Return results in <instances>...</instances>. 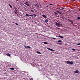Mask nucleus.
Returning a JSON list of instances; mask_svg holds the SVG:
<instances>
[{
    "label": "nucleus",
    "instance_id": "nucleus-4",
    "mask_svg": "<svg viewBox=\"0 0 80 80\" xmlns=\"http://www.w3.org/2000/svg\"><path fill=\"white\" fill-rule=\"evenodd\" d=\"M47 49L49 50H51V51H55V50H53V49H51L50 48H48Z\"/></svg>",
    "mask_w": 80,
    "mask_h": 80
},
{
    "label": "nucleus",
    "instance_id": "nucleus-29",
    "mask_svg": "<svg viewBox=\"0 0 80 80\" xmlns=\"http://www.w3.org/2000/svg\"><path fill=\"white\" fill-rule=\"evenodd\" d=\"M33 80V78H31L30 79V80Z\"/></svg>",
    "mask_w": 80,
    "mask_h": 80
},
{
    "label": "nucleus",
    "instance_id": "nucleus-30",
    "mask_svg": "<svg viewBox=\"0 0 80 80\" xmlns=\"http://www.w3.org/2000/svg\"><path fill=\"white\" fill-rule=\"evenodd\" d=\"M25 3H28V2H25Z\"/></svg>",
    "mask_w": 80,
    "mask_h": 80
},
{
    "label": "nucleus",
    "instance_id": "nucleus-25",
    "mask_svg": "<svg viewBox=\"0 0 80 80\" xmlns=\"http://www.w3.org/2000/svg\"><path fill=\"white\" fill-rule=\"evenodd\" d=\"M49 5H52L53 6V4H49Z\"/></svg>",
    "mask_w": 80,
    "mask_h": 80
},
{
    "label": "nucleus",
    "instance_id": "nucleus-15",
    "mask_svg": "<svg viewBox=\"0 0 80 80\" xmlns=\"http://www.w3.org/2000/svg\"><path fill=\"white\" fill-rule=\"evenodd\" d=\"M10 70H14V68H10Z\"/></svg>",
    "mask_w": 80,
    "mask_h": 80
},
{
    "label": "nucleus",
    "instance_id": "nucleus-2",
    "mask_svg": "<svg viewBox=\"0 0 80 80\" xmlns=\"http://www.w3.org/2000/svg\"><path fill=\"white\" fill-rule=\"evenodd\" d=\"M56 25L57 27H61L62 25V24H60L57 22H56Z\"/></svg>",
    "mask_w": 80,
    "mask_h": 80
},
{
    "label": "nucleus",
    "instance_id": "nucleus-10",
    "mask_svg": "<svg viewBox=\"0 0 80 80\" xmlns=\"http://www.w3.org/2000/svg\"><path fill=\"white\" fill-rule=\"evenodd\" d=\"M34 5L35 6H36V7H39V6L37 4H34Z\"/></svg>",
    "mask_w": 80,
    "mask_h": 80
},
{
    "label": "nucleus",
    "instance_id": "nucleus-11",
    "mask_svg": "<svg viewBox=\"0 0 80 80\" xmlns=\"http://www.w3.org/2000/svg\"><path fill=\"white\" fill-rule=\"evenodd\" d=\"M58 37L61 38H63V37L59 35Z\"/></svg>",
    "mask_w": 80,
    "mask_h": 80
},
{
    "label": "nucleus",
    "instance_id": "nucleus-13",
    "mask_svg": "<svg viewBox=\"0 0 80 80\" xmlns=\"http://www.w3.org/2000/svg\"><path fill=\"white\" fill-rule=\"evenodd\" d=\"M44 44H46V45H47L48 44V43L46 42H43Z\"/></svg>",
    "mask_w": 80,
    "mask_h": 80
},
{
    "label": "nucleus",
    "instance_id": "nucleus-12",
    "mask_svg": "<svg viewBox=\"0 0 80 80\" xmlns=\"http://www.w3.org/2000/svg\"><path fill=\"white\" fill-rule=\"evenodd\" d=\"M37 53H39V54H41V52H38V51L37 52Z\"/></svg>",
    "mask_w": 80,
    "mask_h": 80
},
{
    "label": "nucleus",
    "instance_id": "nucleus-23",
    "mask_svg": "<svg viewBox=\"0 0 80 80\" xmlns=\"http://www.w3.org/2000/svg\"><path fill=\"white\" fill-rule=\"evenodd\" d=\"M54 14H55V15H57V13L56 12H54Z\"/></svg>",
    "mask_w": 80,
    "mask_h": 80
},
{
    "label": "nucleus",
    "instance_id": "nucleus-7",
    "mask_svg": "<svg viewBox=\"0 0 80 80\" xmlns=\"http://www.w3.org/2000/svg\"><path fill=\"white\" fill-rule=\"evenodd\" d=\"M42 16L43 17H44V18H47V16H45V15L44 14H43L42 15Z\"/></svg>",
    "mask_w": 80,
    "mask_h": 80
},
{
    "label": "nucleus",
    "instance_id": "nucleus-18",
    "mask_svg": "<svg viewBox=\"0 0 80 80\" xmlns=\"http://www.w3.org/2000/svg\"><path fill=\"white\" fill-rule=\"evenodd\" d=\"M78 20H80V17H78V18H77Z\"/></svg>",
    "mask_w": 80,
    "mask_h": 80
},
{
    "label": "nucleus",
    "instance_id": "nucleus-19",
    "mask_svg": "<svg viewBox=\"0 0 80 80\" xmlns=\"http://www.w3.org/2000/svg\"><path fill=\"white\" fill-rule=\"evenodd\" d=\"M45 22H46V23H47V22H48V20H45L44 21Z\"/></svg>",
    "mask_w": 80,
    "mask_h": 80
},
{
    "label": "nucleus",
    "instance_id": "nucleus-16",
    "mask_svg": "<svg viewBox=\"0 0 80 80\" xmlns=\"http://www.w3.org/2000/svg\"><path fill=\"white\" fill-rule=\"evenodd\" d=\"M62 42V40H58V42Z\"/></svg>",
    "mask_w": 80,
    "mask_h": 80
},
{
    "label": "nucleus",
    "instance_id": "nucleus-1",
    "mask_svg": "<svg viewBox=\"0 0 80 80\" xmlns=\"http://www.w3.org/2000/svg\"><path fill=\"white\" fill-rule=\"evenodd\" d=\"M67 64H71V65H73V61L70 62L69 61H67Z\"/></svg>",
    "mask_w": 80,
    "mask_h": 80
},
{
    "label": "nucleus",
    "instance_id": "nucleus-8",
    "mask_svg": "<svg viewBox=\"0 0 80 80\" xmlns=\"http://www.w3.org/2000/svg\"><path fill=\"white\" fill-rule=\"evenodd\" d=\"M63 43L62 42H59L56 43V44H57V45H61Z\"/></svg>",
    "mask_w": 80,
    "mask_h": 80
},
{
    "label": "nucleus",
    "instance_id": "nucleus-26",
    "mask_svg": "<svg viewBox=\"0 0 80 80\" xmlns=\"http://www.w3.org/2000/svg\"><path fill=\"white\" fill-rule=\"evenodd\" d=\"M77 45H80V43H78Z\"/></svg>",
    "mask_w": 80,
    "mask_h": 80
},
{
    "label": "nucleus",
    "instance_id": "nucleus-5",
    "mask_svg": "<svg viewBox=\"0 0 80 80\" xmlns=\"http://www.w3.org/2000/svg\"><path fill=\"white\" fill-rule=\"evenodd\" d=\"M24 4L25 5H26L27 6H28V7H30V4H27L26 3H24Z\"/></svg>",
    "mask_w": 80,
    "mask_h": 80
},
{
    "label": "nucleus",
    "instance_id": "nucleus-28",
    "mask_svg": "<svg viewBox=\"0 0 80 80\" xmlns=\"http://www.w3.org/2000/svg\"><path fill=\"white\" fill-rule=\"evenodd\" d=\"M24 47H25V48H27V46H24Z\"/></svg>",
    "mask_w": 80,
    "mask_h": 80
},
{
    "label": "nucleus",
    "instance_id": "nucleus-17",
    "mask_svg": "<svg viewBox=\"0 0 80 80\" xmlns=\"http://www.w3.org/2000/svg\"><path fill=\"white\" fill-rule=\"evenodd\" d=\"M9 7H10V8H12V6H11V5L10 4H9Z\"/></svg>",
    "mask_w": 80,
    "mask_h": 80
},
{
    "label": "nucleus",
    "instance_id": "nucleus-14",
    "mask_svg": "<svg viewBox=\"0 0 80 80\" xmlns=\"http://www.w3.org/2000/svg\"><path fill=\"white\" fill-rule=\"evenodd\" d=\"M57 12L59 13H60V14H61V12L58 11H57Z\"/></svg>",
    "mask_w": 80,
    "mask_h": 80
},
{
    "label": "nucleus",
    "instance_id": "nucleus-6",
    "mask_svg": "<svg viewBox=\"0 0 80 80\" xmlns=\"http://www.w3.org/2000/svg\"><path fill=\"white\" fill-rule=\"evenodd\" d=\"M78 72H79V71H78L77 70H76L74 71V73H78Z\"/></svg>",
    "mask_w": 80,
    "mask_h": 80
},
{
    "label": "nucleus",
    "instance_id": "nucleus-27",
    "mask_svg": "<svg viewBox=\"0 0 80 80\" xmlns=\"http://www.w3.org/2000/svg\"><path fill=\"white\" fill-rule=\"evenodd\" d=\"M31 12H34V11H33V10H31Z\"/></svg>",
    "mask_w": 80,
    "mask_h": 80
},
{
    "label": "nucleus",
    "instance_id": "nucleus-3",
    "mask_svg": "<svg viewBox=\"0 0 80 80\" xmlns=\"http://www.w3.org/2000/svg\"><path fill=\"white\" fill-rule=\"evenodd\" d=\"M26 16H28V17H33V15H28L27 14H26Z\"/></svg>",
    "mask_w": 80,
    "mask_h": 80
},
{
    "label": "nucleus",
    "instance_id": "nucleus-21",
    "mask_svg": "<svg viewBox=\"0 0 80 80\" xmlns=\"http://www.w3.org/2000/svg\"><path fill=\"white\" fill-rule=\"evenodd\" d=\"M72 50H73V51H75V49H74V48H72Z\"/></svg>",
    "mask_w": 80,
    "mask_h": 80
},
{
    "label": "nucleus",
    "instance_id": "nucleus-22",
    "mask_svg": "<svg viewBox=\"0 0 80 80\" xmlns=\"http://www.w3.org/2000/svg\"><path fill=\"white\" fill-rule=\"evenodd\" d=\"M62 9H60V10H62V9H64V8H63V7H62L61 8Z\"/></svg>",
    "mask_w": 80,
    "mask_h": 80
},
{
    "label": "nucleus",
    "instance_id": "nucleus-31",
    "mask_svg": "<svg viewBox=\"0 0 80 80\" xmlns=\"http://www.w3.org/2000/svg\"><path fill=\"white\" fill-rule=\"evenodd\" d=\"M34 16H36V15L35 14H33Z\"/></svg>",
    "mask_w": 80,
    "mask_h": 80
},
{
    "label": "nucleus",
    "instance_id": "nucleus-24",
    "mask_svg": "<svg viewBox=\"0 0 80 80\" xmlns=\"http://www.w3.org/2000/svg\"><path fill=\"white\" fill-rule=\"evenodd\" d=\"M15 24L16 25L18 26V23H16Z\"/></svg>",
    "mask_w": 80,
    "mask_h": 80
},
{
    "label": "nucleus",
    "instance_id": "nucleus-20",
    "mask_svg": "<svg viewBox=\"0 0 80 80\" xmlns=\"http://www.w3.org/2000/svg\"><path fill=\"white\" fill-rule=\"evenodd\" d=\"M27 47L28 48H31V47L30 46H27Z\"/></svg>",
    "mask_w": 80,
    "mask_h": 80
},
{
    "label": "nucleus",
    "instance_id": "nucleus-9",
    "mask_svg": "<svg viewBox=\"0 0 80 80\" xmlns=\"http://www.w3.org/2000/svg\"><path fill=\"white\" fill-rule=\"evenodd\" d=\"M7 56H8V57H10V55H11V54H10V53H8L7 54H6Z\"/></svg>",
    "mask_w": 80,
    "mask_h": 80
}]
</instances>
